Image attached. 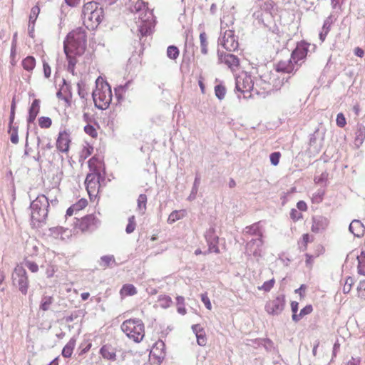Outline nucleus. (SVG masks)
Returning <instances> with one entry per match:
<instances>
[{
	"label": "nucleus",
	"mask_w": 365,
	"mask_h": 365,
	"mask_svg": "<svg viewBox=\"0 0 365 365\" xmlns=\"http://www.w3.org/2000/svg\"><path fill=\"white\" fill-rule=\"evenodd\" d=\"M186 215V211L184 210L173 211L168 219L169 223H173L177 220L182 219Z\"/></svg>",
	"instance_id": "obj_26"
},
{
	"label": "nucleus",
	"mask_w": 365,
	"mask_h": 365,
	"mask_svg": "<svg viewBox=\"0 0 365 365\" xmlns=\"http://www.w3.org/2000/svg\"><path fill=\"white\" fill-rule=\"evenodd\" d=\"M135 294H137V289L135 286L131 284H124L120 290V294L123 298L133 296Z\"/></svg>",
	"instance_id": "obj_23"
},
{
	"label": "nucleus",
	"mask_w": 365,
	"mask_h": 365,
	"mask_svg": "<svg viewBox=\"0 0 365 365\" xmlns=\"http://www.w3.org/2000/svg\"><path fill=\"white\" fill-rule=\"evenodd\" d=\"M100 222V220L94 214L75 218L73 225V232L76 234L92 232L98 227Z\"/></svg>",
	"instance_id": "obj_6"
},
{
	"label": "nucleus",
	"mask_w": 365,
	"mask_h": 365,
	"mask_svg": "<svg viewBox=\"0 0 365 365\" xmlns=\"http://www.w3.org/2000/svg\"><path fill=\"white\" fill-rule=\"evenodd\" d=\"M314 240V237L308 233L304 234L302 237L301 244L304 247V250H307L309 242Z\"/></svg>",
	"instance_id": "obj_40"
},
{
	"label": "nucleus",
	"mask_w": 365,
	"mask_h": 365,
	"mask_svg": "<svg viewBox=\"0 0 365 365\" xmlns=\"http://www.w3.org/2000/svg\"><path fill=\"white\" fill-rule=\"evenodd\" d=\"M81 0H65L66 3L71 7H75L79 4Z\"/></svg>",
	"instance_id": "obj_55"
},
{
	"label": "nucleus",
	"mask_w": 365,
	"mask_h": 365,
	"mask_svg": "<svg viewBox=\"0 0 365 365\" xmlns=\"http://www.w3.org/2000/svg\"><path fill=\"white\" fill-rule=\"evenodd\" d=\"M351 282L352 279L351 278H349L346 280L345 284L343 288L344 293L346 294L350 292L351 289Z\"/></svg>",
	"instance_id": "obj_50"
},
{
	"label": "nucleus",
	"mask_w": 365,
	"mask_h": 365,
	"mask_svg": "<svg viewBox=\"0 0 365 365\" xmlns=\"http://www.w3.org/2000/svg\"><path fill=\"white\" fill-rule=\"evenodd\" d=\"M164 346V344L163 341H158L155 343V345L153 347L151 350V353H153L154 355L155 354V349H158V346Z\"/></svg>",
	"instance_id": "obj_59"
},
{
	"label": "nucleus",
	"mask_w": 365,
	"mask_h": 365,
	"mask_svg": "<svg viewBox=\"0 0 365 365\" xmlns=\"http://www.w3.org/2000/svg\"><path fill=\"white\" fill-rule=\"evenodd\" d=\"M100 353L104 359L108 360H114L116 356L115 349L109 345L103 346Z\"/></svg>",
	"instance_id": "obj_20"
},
{
	"label": "nucleus",
	"mask_w": 365,
	"mask_h": 365,
	"mask_svg": "<svg viewBox=\"0 0 365 365\" xmlns=\"http://www.w3.org/2000/svg\"><path fill=\"white\" fill-rule=\"evenodd\" d=\"M86 33L85 29L78 27L66 36L63 42V48L68 62V69L73 71L77 63L76 56L82 55L86 48Z\"/></svg>",
	"instance_id": "obj_1"
},
{
	"label": "nucleus",
	"mask_w": 365,
	"mask_h": 365,
	"mask_svg": "<svg viewBox=\"0 0 365 365\" xmlns=\"http://www.w3.org/2000/svg\"><path fill=\"white\" fill-rule=\"evenodd\" d=\"M15 103L13 102L11 108V115H10V120H9V125H12L14 120V116H15Z\"/></svg>",
	"instance_id": "obj_53"
},
{
	"label": "nucleus",
	"mask_w": 365,
	"mask_h": 365,
	"mask_svg": "<svg viewBox=\"0 0 365 365\" xmlns=\"http://www.w3.org/2000/svg\"><path fill=\"white\" fill-rule=\"evenodd\" d=\"M41 101L39 99H34L31 103L29 109V114L27 117V123H32L35 121L38 114L40 112Z\"/></svg>",
	"instance_id": "obj_17"
},
{
	"label": "nucleus",
	"mask_w": 365,
	"mask_h": 365,
	"mask_svg": "<svg viewBox=\"0 0 365 365\" xmlns=\"http://www.w3.org/2000/svg\"><path fill=\"white\" fill-rule=\"evenodd\" d=\"M75 345L76 341L74 339H71L63 347L62 350V355L66 358L70 357L73 354Z\"/></svg>",
	"instance_id": "obj_27"
},
{
	"label": "nucleus",
	"mask_w": 365,
	"mask_h": 365,
	"mask_svg": "<svg viewBox=\"0 0 365 365\" xmlns=\"http://www.w3.org/2000/svg\"><path fill=\"white\" fill-rule=\"evenodd\" d=\"M21 66L25 71L31 73L36 66L35 58L31 56L26 57L22 60Z\"/></svg>",
	"instance_id": "obj_21"
},
{
	"label": "nucleus",
	"mask_w": 365,
	"mask_h": 365,
	"mask_svg": "<svg viewBox=\"0 0 365 365\" xmlns=\"http://www.w3.org/2000/svg\"><path fill=\"white\" fill-rule=\"evenodd\" d=\"M71 143V133L68 130H61L56 140V150L62 153H68Z\"/></svg>",
	"instance_id": "obj_11"
},
{
	"label": "nucleus",
	"mask_w": 365,
	"mask_h": 365,
	"mask_svg": "<svg viewBox=\"0 0 365 365\" xmlns=\"http://www.w3.org/2000/svg\"><path fill=\"white\" fill-rule=\"evenodd\" d=\"M180 55V51L175 46H169L167 48V56L171 60H176Z\"/></svg>",
	"instance_id": "obj_31"
},
{
	"label": "nucleus",
	"mask_w": 365,
	"mask_h": 365,
	"mask_svg": "<svg viewBox=\"0 0 365 365\" xmlns=\"http://www.w3.org/2000/svg\"><path fill=\"white\" fill-rule=\"evenodd\" d=\"M215 96L220 99V100H222L225 96V94H226V88L224 86L222 85H217L215 87Z\"/></svg>",
	"instance_id": "obj_37"
},
{
	"label": "nucleus",
	"mask_w": 365,
	"mask_h": 365,
	"mask_svg": "<svg viewBox=\"0 0 365 365\" xmlns=\"http://www.w3.org/2000/svg\"><path fill=\"white\" fill-rule=\"evenodd\" d=\"M138 210L141 213L144 214L146 210L147 204V196L144 194H141L138 196L137 200Z\"/></svg>",
	"instance_id": "obj_29"
},
{
	"label": "nucleus",
	"mask_w": 365,
	"mask_h": 365,
	"mask_svg": "<svg viewBox=\"0 0 365 365\" xmlns=\"http://www.w3.org/2000/svg\"><path fill=\"white\" fill-rule=\"evenodd\" d=\"M236 90L243 94L244 98H250L252 92L258 94L259 91L255 88L254 81L251 76L244 73L236 78Z\"/></svg>",
	"instance_id": "obj_7"
},
{
	"label": "nucleus",
	"mask_w": 365,
	"mask_h": 365,
	"mask_svg": "<svg viewBox=\"0 0 365 365\" xmlns=\"http://www.w3.org/2000/svg\"><path fill=\"white\" fill-rule=\"evenodd\" d=\"M13 282L19 286L20 292L26 295L29 288V279L25 269L21 266H17L14 269Z\"/></svg>",
	"instance_id": "obj_8"
},
{
	"label": "nucleus",
	"mask_w": 365,
	"mask_h": 365,
	"mask_svg": "<svg viewBox=\"0 0 365 365\" xmlns=\"http://www.w3.org/2000/svg\"><path fill=\"white\" fill-rule=\"evenodd\" d=\"M112 91L107 82L96 83V88L93 92V99L96 107L101 110L107 109L112 101Z\"/></svg>",
	"instance_id": "obj_3"
},
{
	"label": "nucleus",
	"mask_w": 365,
	"mask_h": 365,
	"mask_svg": "<svg viewBox=\"0 0 365 365\" xmlns=\"http://www.w3.org/2000/svg\"><path fill=\"white\" fill-rule=\"evenodd\" d=\"M84 132L93 138H98L97 129L92 125L88 124L84 127Z\"/></svg>",
	"instance_id": "obj_36"
},
{
	"label": "nucleus",
	"mask_w": 365,
	"mask_h": 365,
	"mask_svg": "<svg viewBox=\"0 0 365 365\" xmlns=\"http://www.w3.org/2000/svg\"><path fill=\"white\" fill-rule=\"evenodd\" d=\"M220 44L228 51H235L239 47L237 37L233 30H226L220 40Z\"/></svg>",
	"instance_id": "obj_12"
},
{
	"label": "nucleus",
	"mask_w": 365,
	"mask_h": 365,
	"mask_svg": "<svg viewBox=\"0 0 365 365\" xmlns=\"http://www.w3.org/2000/svg\"><path fill=\"white\" fill-rule=\"evenodd\" d=\"M197 344L200 346H204L206 344V337L205 335L198 334L196 333Z\"/></svg>",
	"instance_id": "obj_51"
},
{
	"label": "nucleus",
	"mask_w": 365,
	"mask_h": 365,
	"mask_svg": "<svg viewBox=\"0 0 365 365\" xmlns=\"http://www.w3.org/2000/svg\"><path fill=\"white\" fill-rule=\"evenodd\" d=\"M9 133L10 134L11 143L17 144L19 143L18 127L9 125Z\"/></svg>",
	"instance_id": "obj_32"
},
{
	"label": "nucleus",
	"mask_w": 365,
	"mask_h": 365,
	"mask_svg": "<svg viewBox=\"0 0 365 365\" xmlns=\"http://www.w3.org/2000/svg\"><path fill=\"white\" fill-rule=\"evenodd\" d=\"M236 183L235 181L233 179H230L229 182V185L230 187H234L235 186Z\"/></svg>",
	"instance_id": "obj_64"
},
{
	"label": "nucleus",
	"mask_w": 365,
	"mask_h": 365,
	"mask_svg": "<svg viewBox=\"0 0 365 365\" xmlns=\"http://www.w3.org/2000/svg\"><path fill=\"white\" fill-rule=\"evenodd\" d=\"M88 165L90 170L92 172L91 174L101 175V172L105 169L103 157L100 155H93L88 161Z\"/></svg>",
	"instance_id": "obj_14"
},
{
	"label": "nucleus",
	"mask_w": 365,
	"mask_h": 365,
	"mask_svg": "<svg viewBox=\"0 0 365 365\" xmlns=\"http://www.w3.org/2000/svg\"><path fill=\"white\" fill-rule=\"evenodd\" d=\"M365 138V130L364 128H359L356 133V140H360V143Z\"/></svg>",
	"instance_id": "obj_49"
},
{
	"label": "nucleus",
	"mask_w": 365,
	"mask_h": 365,
	"mask_svg": "<svg viewBox=\"0 0 365 365\" xmlns=\"http://www.w3.org/2000/svg\"><path fill=\"white\" fill-rule=\"evenodd\" d=\"M26 267L32 272H37L38 270V267L37 264L34 262L25 259L24 261Z\"/></svg>",
	"instance_id": "obj_41"
},
{
	"label": "nucleus",
	"mask_w": 365,
	"mask_h": 365,
	"mask_svg": "<svg viewBox=\"0 0 365 365\" xmlns=\"http://www.w3.org/2000/svg\"><path fill=\"white\" fill-rule=\"evenodd\" d=\"M81 17L88 29L94 30L103 20L104 10L100 3L91 1L83 5Z\"/></svg>",
	"instance_id": "obj_2"
},
{
	"label": "nucleus",
	"mask_w": 365,
	"mask_h": 365,
	"mask_svg": "<svg viewBox=\"0 0 365 365\" xmlns=\"http://www.w3.org/2000/svg\"><path fill=\"white\" fill-rule=\"evenodd\" d=\"M49 202L44 195H38L31 204V217L35 222H43L47 217Z\"/></svg>",
	"instance_id": "obj_5"
},
{
	"label": "nucleus",
	"mask_w": 365,
	"mask_h": 365,
	"mask_svg": "<svg viewBox=\"0 0 365 365\" xmlns=\"http://www.w3.org/2000/svg\"><path fill=\"white\" fill-rule=\"evenodd\" d=\"M100 177L101 175H97L96 174H88L86 176L85 184L91 200L96 198L99 192L101 187Z\"/></svg>",
	"instance_id": "obj_10"
},
{
	"label": "nucleus",
	"mask_w": 365,
	"mask_h": 365,
	"mask_svg": "<svg viewBox=\"0 0 365 365\" xmlns=\"http://www.w3.org/2000/svg\"><path fill=\"white\" fill-rule=\"evenodd\" d=\"M297 207L300 210V211H303V212H305L307 210V203L303 201V200H300L297 203Z\"/></svg>",
	"instance_id": "obj_52"
},
{
	"label": "nucleus",
	"mask_w": 365,
	"mask_h": 365,
	"mask_svg": "<svg viewBox=\"0 0 365 365\" xmlns=\"http://www.w3.org/2000/svg\"><path fill=\"white\" fill-rule=\"evenodd\" d=\"M178 312L181 314H185L186 313V309L185 307H178Z\"/></svg>",
	"instance_id": "obj_62"
},
{
	"label": "nucleus",
	"mask_w": 365,
	"mask_h": 365,
	"mask_svg": "<svg viewBox=\"0 0 365 365\" xmlns=\"http://www.w3.org/2000/svg\"><path fill=\"white\" fill-rule=\"evenodd\" d=\"M201 300L204 303L205 307L208 310H211L212 309V304H211V302H210V300L209 297H207V293H204V294H201Z\"/></svg>",
	"instance_id": "obj_47"
},
{
	"label": "nucleus",
	"mask_w": 365,
	"mask_h": 365,
	"mask_svg": "<svg viewBox=\"0 0 365 365\" xmlns=\"http://www.w3.org/2000/svg\"><path fill=\"white\" fill-rule=\"evenodd\" d=\"M280 158L281 153L279 152L272 153L269 156L271 163L274 166L277 165L279 164Z\"/></svg>",
	"instance_id": "obj_42"
},
{
	"label": "nucleus",
	"mask_w": 365,
	"mask_h": 365,
	"mask_svg": "<svg viewBox=\"0 0 365 365\" xmlns=\"http://www.w3.org/2000/svg\"><path fill=\"white\" fill-rule=\"evenodd\" d=\"M284 306L285 297L284 295H280L268 301L265 305V310L269 314L277 315L283 311Z\"/></svg>",
	"instance_id": "obj_13"
},
{
	"label": "nucleus",
	"mask_w": 365,
	"mask_h": 365,
	"mask_svg": "<svg viewBox=\"0 0 365 365\" xmlns=\"http://www.w3.org/2000/svg\"><path fill=\"white\" fill-rule=\"evenodd\" d=\"M306 289V286L304 284H302L299 289H295V293L299 294L301 299L304 297V290Z\"/></svg>",
	"instance_id": "obj_54"
},
{
	"label": "nucleus",
	"mask_w": 365,
	"mask_h": 365,
	"mask_svg": "<svg viewBox=\"0 0 365 365\" xmlns=\"http://www.w3.org/2000/svg\"><path fill=\"white\" fill-rule=\"evenodd\" d=\"M88 205V202L86 198H81L76 203L73 204L71 207H69L66 212V217H71L74 214L83 210L85 209Z\"/></svg>",
	"instance_id": "obj_16"
},
{
	"label": "nucleus",
	"mask_w": 365,
	"mask_h": 365,
	"mask_svg": "<svg viewBox=\"0 0 365 365\" xmlns=\"http://www.w3.org/2000/svg\"><path fill=\"white\" fill-rule=\"evenodd\" d=\"M53 303V297L51 296H45L41 299L40 309L43 311H47Z\"/></svg>",
	"instance_id": "obj_28"
},
{
	"label": "nucleus",
	"mask_w": 365,
	"mask_h": 365,
	"mask_svg": "<svg viewBox=\"0 0 365 365\" xmlns=\"http://www.w3.org/2000/svg\"><path fill=\"white\" fill-rule=\"evenodd\" d=\"M177 303L178 304H184V298L182 297L178 296L176 297Z\"/></svg>",
	"instance_id": "obj_61"
},
{
	"label": "nucleus",
	"mask_w": 365,
	"mask_h": 365,
	"mask_svg": "<svg viewBox=\"0 0 365 365\" xmlns=\"http://www.w3.org/2000/svg\"><path fill=\"white\" fill-rule=\"evenodd\" d=\"M275 280L274 278H272L270 280L264 282L262 286L258 287V289L264 292H269L273 288Z\"/></svg>",
	"instance_id": "obj_38"
},
{
	"label": "nucleus",
	"mask_w": 365,
	"mask_h": 365,
	"mask_svg": "<svg viewBox=\"0 0 365 365\" xmlns=\"http://www.w3.org/2000/svg\"><path fill=\"white\" fill-rule=\"evenodd\" d=\"M303 215L296 209H292L290 211V217L294 221H298L302 218Z\"/></svg>",
	"instance_id": "obj_46"
},
{
	"label": "nucleus",
	"mask_w": 365,
	"mask_h": 365,
	"mask_svg": "<svg viewBox=\"0 0 365 365\" xmlns=\"http://www.w3.org/2000/svg\"><path fill=\"white\" fill-rule=\"evenodd\" d=\"M336 125L340 128H344L346 124V118L343 113H340L336 116Z\"/></svg>",
	"instance_id": "obj_43"
},
{
	"label": "nucleus",
	"mask_w": 365,
	"mask_h": 365,
	"mask_svg": "<svg viewBox=\"0 0 365 365\" xmlns=\"http://www.w3.org/2000/svg\"><path fill=\"white\" fill-rule=\"evenodd\" d=\"M327 226V222L324 217H313L311 230L314 233H317L322 230H324Z\"/></svg>",
	"instance_id": "obj_19"
},
{
	"label": "nucleus",
	"mask_w": 365,
	"mask_h": 365,
	"mask_svg": "<svg viewBox=\"0 0 365 365\" xmlns=\"http://www.w3.org/2000/svg\"><path fill=\"white\" fill-rule=\"evenodd\" d=\"M349 230L355 236L360 237L364 232V227L359 220H354L349 225Z\"/></svg>",
	"instance_id": "obj_22"
},
{
	"label": "nucleus",
	"mask_w": 365,
	"mask_h": 365,
	"mask_svg": "<svg viewBox=\"0 0 365 365\" xmlns=\"http://www.w3.org/2000/svg\"><path fill=\"white\" fill-rule=\"evenodd\" d=\"M93 146L91 144L86 143L81 149L79 155L80 159L86 160L93 153Z\"/></svg>",
	"instance_id": "obj_25"
},
{
	"label": "nucleus",
	"mask_w": 365,
	"mask_h": 365,
	"mask_svg": "<svg viewBox=\"0 0 365 365\" xmlns=\"http://www.w3.org/2000/svg\"><path fill=\"white\" fill-rule=\"evenodd\" d=\"M40 13V7L38 5H36L33 6L31 9V13L29 15V23L34 25L38 14Z\"/></svg>",
	"instance_id": "obj_33"
},
{
	"label": "nucleus",
	"mask_w": 365,
	"mask_h": 365,
	"mask_svg": "<svg viewBox=\"0 0 365 365\" xmlns=\"http://www.w3.org/2000/svg\"><path fill=\"white\" fill-rule=\"evenodd\" d=\"M295 63L290 58L287 61H280L276 66V70L279 72L290 73L295 69Z\"/></svg>",
	"instance_id": "obj_18"
},
{
	"label": "nucleus",
	"mask_w": 365,
	"mask_h": 365,
	"mask_svg": "<svg viewBox=\"0 0 365 365\" xmlns=\"http://www.w3.org/2000/svg\"><path fill=\"white\" fill-rule=\"evenodd\" d=\"M358 295L365 300V281H361L358 286Z\"/></svg>",
	"instance_id": "obj_45"
},
{
	"label": "nucleus",
	"mask_w": 365,
	"mask_h": 365,
	"mask_svg": "<svg viewBox=\"0 0 365 365\" xmlns=\"http://www.w3.org/2000/svg\"><path fill=\"white\" fill-rule=\"evenodd\" d=\"M121 329L135 342L141 341L145 336L144 324L140 319H129L124 321L121 324Z\"/></svg>",
	"instance_id": "obj_4"
},
{
	"label": "nucleus",
	"mask_w": 365,
	"mask_h": 365,
	"mask_svg": "<svg viewBox=\"0 0 365 365\" xmlns=\"http://www.w3.org/2000/svg\"><path fill=\"white\" fill-rule=\"evenodd\" d=\"M291 309H292V320L297 322V318H294V315H298L299 314H297V312H298V307H299V303L297 302H295V301H292L291 302Z\"/></svg>",
	"instance_id": "obj_44"
},
{
	"label": "nucleus",
	"mask_w": 365,
	"mask_h": 365,
	"mask_svg": "<svg viewBox=\"0 0 365 365\" xmlns=\"http://www.w3.org/2000/svg\"><path fill=\"white\" fill-rule=\"evenodd\" d=\"M134 215H132L128 218V223L125 229L126 232L128 234L132 233L135 229L136 223Z\"/></svg>",
	"instance_id": "obj_39"
},
{
	"label": "nucleus",
	"mask_w": 365,
	"mask_h": 365,
	"mask_svg": "<svg viewBox=\"0 0 365 365\" xmlns=\"http://www.w3.org/2000/svg\"><path fill=\"white\" fill-rule=\"evenodd\" d=\"M4 274L2 271H0V284H2L3 281L4 280Z\"/></svg>",
	"instance_id": "obj_63"
},
{
	"label": "nucleus",
	"mask_w": 365,
	"mask_h": 365,
	"mask_svg": "<svg viewBox=\"0 0 365 365\" xmlns=\"http://www.w3.org/2000/svg\"><path fill=\"white\" fill-rule=\"evenodd\" d=\"M43 73L46 78H49L51 74V69L48 63L46 62L43 63Z\"/></svg>",
	"instance_id": "obj_48"
},
{
	"label": "nucleus",
	"mask_w": 365,
	"mask_h": 365,
	"mask_svg": "<svg viewBox=\"0 0 365 365\" xmlns=\"http://www.w3.org/2000/svg\"><path fill=\"white\" fill-rule=\"evenodd\" d=\"M90 296V294L88 292H83L81 294V299L85 301L86 299H88V298Z\"/></svg>",
	"instance_id": "obj_60"
},
{
	"label": "nucleus",
	"mask_w": 365,
	"mask_h": 365,
	"mask_svg": "<svg viewBox=\"0 0 365 365\" xmlns=\"http://www.w3.org/2000/svg\"><path fill=\"white\" fill-rule=\"evenodd\" d=\"M346 365H360V359L359 358L352 357L347 361Z\"/></svg>",
	"instance_id": "obj_56"
},
{
	"label": "nucleus",
	"mask_w": 365,
	"mask_h": 365,
	"mask_svg": "<svg viewBox=\"0 0 365 365\" xmlns=\"http://www.w3.org/2000/svg\"><path fill=\"white\" fill-rule=\"evenodd\" d=\"M220 61L221 63L226 64L232 71H235L240 66L239 58L233 54H222L220 56Z\"/></svg>",
	"instance_id": "obj_15"
},
{
	"label": "nucleus",
	"mask_w": 365,
	"mask_h": 365,
	"mask_svg": "<svg viewBox=\"0 0 365 365\" xmlns=\"http://www.w3.org/2000/svg\"><path fill=\"white\" fill-rule=\"evenodd\" d=\"M78 93L81 98H86L88 95L87 86L83 81H79L77 83Z\"/></svg>",
	"instance_id": "obj_35"
},
{
	"label": "nucleus",
	"mask_w": 365,
	"mask_h": 365,
	"mask_svg": "<svg viewBox=\"0 0 365 365\" xmlns=\"http://www.w3.org/2000/svg\"><path fill=\"white\" fill-rule=\"evenodd\" d=\"M198 84H199V86L200 88L201 92L202 93H205V84L203 83L202 77L200 78V79L198 81Z\"/></svg>",
	"instance_id": "obj_58"
},
{
	"label": "nucleus",
	"mask_w": 365,
	"mask_h": 365,
	"mask_svg": "<svg viewBox=\"0 0 365 365\" xmlns=\"http://www.w3.org/2000/svg\"><path fill=\"white\" fill-rule=\"evenodd\" d=\"M313 311L312 306L309 304L305 306L303 309H301L300 312L298 315H294V318H297V322L302 319L304 316L311 314Z\"/></svg>",
	"instance_id": "obj_34"
},
{
	"label": "nucleus",
	"mask_w": 365,
	"mask_h": 365,
	"mask_svg": "<svg viewBox=\"0 0 365 365\" xmlns=\"http://www.w3.org/2000/svg\"><path fill=\"white\" fill-rule=\"evenodd\" d=\"M200 47L202 54L207 55L208 53V37L205 31L200 34Z\"/></svg>",
	"instance_id": "obj_24"
},
{
	"label": "nucleus",
	"mask_w": 365,
	"mask_h": 365,
	"mask_svg": "<svg viewBox=\"0 0 365 365\" xmlns=\"http://www.w3.org/2000/svg\"><path fill=\"white\" fill-rule=\"evenodd\" d=\"M38 124L42 129H48L52 125V120L49 117L41 116L38 119Z\"/></svg>",
	"instance_id": "obj_30"
},
{
	"label": "nucleus",
	"mask_w": 365,
	"mask_h": 365,
	"mask_svg": "<svg viewBox=\"0 0 365 365\" xmlns=\"http://www.w3.org/2000/svg\"><path fill=\"white\" fill-rule=\"evenodd\" d=\"M309 43L304 41H301L297 43V46L292 52L290 58L296 66H300L302 64L300 61L306 58L309 51Z\"/></svg>",
	"instance_id": "obj_9"
},
{
	"label": "nucleus",
	"mask_w": 365,
	"mask_h": 365,
	"mask_svg": "<svg viewBox=\"0 0 365 365\" xmlns=\"http://www.w3.org/2000/svg\"><path fill=\"white\" fill-rule=\"evenodd\" d=\"M354 54L362 58L364 56V51L359 47H356L354 48Z\"/></svg>",
	"instance_id": "obj_57"
}]
</instances>
